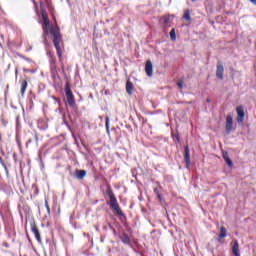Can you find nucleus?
<instances>
[{
    "label": "nucleus",
    "mask_w": 256,
    "mask_h": 256,
    "mask_svg": "<svg viewBox=\"0 0 256 256\" xmlns=\"http://www.w3.org/2000/svg\"><path fill=\"white\" fill-rule=\"evenodd\" d=\"M43 34H42V38H43V43L45 45H47V37L50 35L53 36V43H54V47L57 51V55L59 57V59H61V57L63 56V52L61 51V41H62V36H61V32L59 30L58 26H52L49 30V28H42Z\"/></svg>",
    "instance_id": "1"
},
{
    "label": "nucleus",
    "mask_w": 256,
    "mask_h": 256,
    "mask_svg": "<svg viewBox=\"0 0 256 256\" xmlns=\"http://www.w3.org/2000/svg\"><path fill=\"white\" fill-rule=\"evenodd\" d=\"M106 195L110 199V209L116 213L119 217L123 216V212L121 211V208L119 207V203H117V198H115V194H113V191L111 189L106 190Z\"/></svg>",
    "instance_id": "2"
},
{
    "label": "nucleus",
    "mask_w": 256,
    "mask_h": 256,
    "mask_svg": "<svg viewBox=\"0 0 256 256\" xmlns=\"http://www.w3.org/2000/svg\"><path fill=\"white\" fill-rule=\"evenodd\" d=\"M65 93H66V99L67 103L70 107H75V96L73 95V92L71 91V87L69 86V83L67 82L65 84Z\"/></svg>",
    "instance_id": "3"
},
{
    "label": "nucleus",
    "mask_w": 256,
    "mask_h": 256,
    "mask_svg": "<svg viewBox=\"0 0 256 256\" xmlns=\"http://www.w3.org/2000/svg\"><path fill=\"white\" fill-rule=\"evenodd\" d=\"M31 143H35L36 147L39 145V137L36 133H30L28 140L26 141V148L29 149Z\"/></svg>",
    "instance_id": "4"
},
{
    "label": "nucleus",
    "mask_w": 256,
    "mask_h": 256,
    "mask_svg": "<svg viewBox=\"0 0 256 256\" xmlns=\"http://www.w3.org/2000/svg\"><path fill=\"white\" fill-rule=\"evenodd\" d=\"M42 11V19H43V24H42V29H49L51 27V22H49V15L47 14V11L41 10Z\"/></svg>",
    "instance_id": "5"
},
{
    "label": "nucleus",
    "mask_w": 256,
    "mask_h": 256,
    "mask_svg": "<svg viewBox=\"0 0 256 256\" xmlns=\"http://www.w3.org/2000/svg\"><path fill=\"white\" fill-rule=\"evenodd\" d=\"M236 112H237V123H243V121L245 120V110L243 109V106H238L236 108Z\"/></svg>",
    "instance_id": "6"
},
{
    "label": "nucleus",
    "mask_w": 256,
    "mask_h": 256,
    "mask_svg": "<svg viewBox=\"0 0 256 256\" xmlns=\"http://www.w3.org/2000/svg\"><path fill=\"white\" fill-rule=\"evenodd\" d=\"M233 116L227 115L226 117V133L227 135H230V133L233 131Z\"/></svg>",
    "instance_id": "7"
},
{
    "label": "nucleus",
    "mask_w": 256,
    "mask_h": 256,
    "mask_svg": "<svg viewBox=\"0 0 256 256\" xmlns=\"http://www.w3.org/2000/svg\"><path fill=\"white\" fill-rule=\"evenodd\" d=\"M31 231L32 233H34L38 243H43V241L41 240V234L39 233V229H37V225L35 224V222L31 223Z\"/></svg>",
    "instance_id": "8"
},
{
    "label": "nucleus",
    "mask_w": 256,
    "mask_h": 256,
    "mask_svg": "<svg viewBox=\"0 0 256 256\" xmlns=\"http://www.w3.org/2000/svg\"><path fill=\"white\" fill-rule=\"evenodd\" d=\"M184 161L187 167L191 165V154L189 152V146L184 147Z\"/></svg>",
    "instance_id": "9"
},
{
    "label": "nucleus",
    "mask_w": 256,
    "mask_h": 256,
    "mask_svg": "<svg viewBox=\"0 0 256 256\" xmlns=\"http://www.w3.org/2000/svg\"><path fill=\"white\" fill-rule=\"evenodd\" d=\"M145 72L147 77H153V63L151 60H148L145 65Z\"/></svg>",
    "instance_id": "10"
},
{
    "label": "nucleus",
    "mask_w": 256,
    "mask_h": 256,
    "mask_svg": "<svg viewBox=\"0 0 256 256\" xmlns=\"http://www.w3.org/2000/svg\"><path fill=\"white\" fill-rule=\"evenodd\" d=\"M223 73H225V68L223 67V64L221 62H218L217 70H216V77L218 79H223Z\"/></svg>",
    "instance_id": "11"
},
{
    "label": "nucleus",
    "mask_w": 256,
    "mask_h": 256,
    "mask_svg": "<svg viewBox=\"0 0 256 256\" xmlns=\"http://www.w3.org/2000/svg\"><path fill=\"white\" fill-rule=\"evenodd\" d=\"M86 175L87 171L85 170L76 169L74 173V177H76V179H83Z\"/></svg>",
    "instance_id": "12"
},
{
    "label": "nucleus",
    "mask_w": 256,
    "mask_h": 256,
    "mask_svg": "<svg viewBox=\"0 0 256 256\" xmlns=\"http://www.w3.org/2000/svg\"><path fill=\"white\" fill-rule=\"evenodd\" d=\"M232 254L234 256H241L239 253V242L237 240L234 241V244L232 246Z\"/></svg>",
    "instance_id": "13"
},
{
    "label": "nucleus",
    "mask_w": 256,
    "mask_h": 256,
    "mask_svg": "<svg viewBox=\"0 0 256 256\" xmlns=\"http://www.w3.org/2000/svg\"><path fill=\"white\" fill-rule=\"evenodd\" d=\"M133 82H131L130 80H127L126 82V93H128V95H133Z\"/></svg>",
    "instance_id": "14"
},
{
    "label": "nucleus",
    "mask_w": 256,
    "mask_h": 256,
    "mask_svg": "<svg viewBox=\"0 0 256 256\" xmlns=\"http://www.w3.org/2000/svg\"><path fill=\"white\" fill-rule=\"evenodd\" d=\"M20 83H21V88H20L21 96L25 97V91H27L28 84H27L26 80H21Z\"/></svg>",
    "instance_id": "15"
},
{
    "label": "nucleus",
    "mask_w": 256,
    "mask_h": 256,
    "mask_svg": "<svg viewBox=\"0 0 256 256\" xmlns=\"http://www.w3.org/2000/svg\"><path fill=\"white\" fill-rule=\"evenodd\" d=\"M223 159L227 163L228 167H233V161L229 159L227 152L223 153Z\"/></svg>",
    "instance_id": "16"
},
{
    "label": "nucleus",
    "mask_w": 256,
    "mask_h": 256,
    "mask_svg": "<svg viewBox=\"0 0 256 256\" xmlns=\"http://www.w3.org/2000/svg\"><path fill=\"white\" fill-rule=\"evenodd\" d=\"M227 237V229L224 226L220 228L219 239H225Z\"/></svg>",
    "instance_id": "17"
},
{
    "label": "nucleus",
    "mask_w": 256,
    "mask_h": 256,
    "mask_svg": "<svg viewBox=\"0 0 256 256\" xmlns=\"http://www.w3.org/2000/svg\"><path fill=\"white\" fill-rule=\"evenodd\" d=\"M121 241L122 243H124V245H129L131 243V239L129 238V236H127V234H124L121 237Z\"/></svg>",
    "instance_id": "18"
},
{
    "label": "nucleus",
    "mask_w": 256,
    "mask_h": 256,
    "mask_svg": "<svg viewBox=\"0 0 256 256\" xmlns=\"http://www.w3.org/2000/svg\"><path fill=\"white\" fill-rule=\"evenodd\" d=\"M183 17H184V19H185L186 21H191V11L185 10Z\"/></svg>",
    "instance_id": "19"
},
{
    "label": "nucleus",
    "mask_w": 256,
    "mask_h": 256,
    "mask_svg": "<svg viewBox=\"0 0 256 256\" xmlns=\"http://www.w3.org/2000/svg\"><path fill=\"white\" fill-rule=\"evenodd\" d=\"M161 23H163L164 25H168L169 21H170V16H164L160 19Z\"/></svg>",
    "instance_id": "20"
},
{
    "label": "nucleus",
    "mask_w": 256,
    "mask_h": 256,
    "mask_svg": "<svg viewBox=\"0 0 256 256\" xmlns=\"http://www.w3.org/2000/svg\"><path fill=\"white\" fill-rule=\"evenodd\" d=\"M170 38H171L172 41H175V39H177V36L175 34V29H172L170 31Z\"/></svg>",
    "instance_id": "21"
},
{
    "label": "nucleus",
    "mask_w": 256,
    "mask_h": 256,
    "mask_svg": "<svg viewBox=\"0 0 256 256\" xmlns=\"http://www.w3.org/2000/svg\"><path fill=\"white\" fill-rule=\"evenodd\" d=\"M105 125H106V130L109 133V116H106L105 118Z\"/></svg>",
    "instance_id": "22"
},
{
    "label": "nucleus",
    "mask_w": 256,
    "mask_h": 256,
    "mask_svg": "<svg viewBox=\"0 0 256 256\" xmlns=\"http://www.w3.org/2000/svg\"><path fill=\"white\" fill-rule=\"evenodd\" d=\"M45 207L47 209V213H51V208L49 207V202L47 200H45Z\"/></svg>",
    "instance_id": "23"
},
{
    "label": "nucleus",
    "mask_w": 256,
    "mask_h": 256,
    "mask_svg": "<svg viewBox=\"0 0 256 256\" xmlns=\"http://www.w3.org/2000/svg\"><path fill=\"white\" fill-rule=\"evenodd\" d=\"M0 163L2 165V167L5 169V171H7V165H5V162L3 161V158L0 157Z\"/></svg>",
    "instance_id": "24"
},
{
    "label": "nucleus",
    "mask_w": 256,
    "mask_h": 256,
    "mask_svg": "<svg viewBox=\"0 0 256 256\" xmlns=\"http://www.w3.org/2000/svg\"><path fill=\"white\" fill-rule=\"evenodd\" d=\"M25 73H35V70L33 69H24Z\"/></svg>",
    "instance_id": "25"
},
{
    "label": "nucleus",
    "mask_w": 256,
    "mask_h": 256,
    "mask_svg": "<svg viewBox=\"0 0 256 256\" xmlns=\"http://www.w3.org/2000/svg\"><path fill=\"white\" fill-rule=\"evenodd\" d=\"M177 86L179 87V89H183V81H179L177 83Z\"/></svg>",
    "instance_id": "26"
},
{
    "label": "nucleus",
    "mask_w": 256,
    "mask_h": 256,
    "mask_svg": "<svg viewBox=\"0 0 256 256\" xmlns=\"http://www.w3.org/2000/svg\"><path fill=\"white\" fill-rule=\"evenodd\" d=\"M154 193H155V195H159L160 194L159 189L158 188H154Z\"/></svg>",
    "instance_id": "27"
},
{
    "label": "nucleus",
    "mask_w": 256,
    "mask_h": 256,
    "mask_svg": "<svg viewBox=\"0 0 256 256\" xmlns=\"http://www.w3.org/2000/svg\"><path fill=\"white\" fill-rule=\"evenodd\" d=\"M157 197H158V200H159V201H163V197H161V193H160V194H157Z\"/></svg>",
    "instance_id": "28"
},
{
    "label": "nucleus",
    "mask_w": 256,
    "mask_h": 256,
    "mask_svg": "<svg viewBox=\"0 0 256 256\" xmlns=\"http://www.w3.org/2000/svg\"><path fill=\"white\" fill-rule=\"evenodd\" d=\"M252 5H256V0H249Z\"/></svg>",
    "instance_id": "29"
},
{
    "label": "nucleus",
    "mask_w": 256,
    "mask_h": 256,
    "mask_svg": "<svg viewBox=\"0 0 256 256\" xmlns=\"http://www.w3.org/2000/svg\"><path fill=\"white\" fill-rule=\"evenodd\" d=\"M89 97H90V99H93V94H90Z\"/></svg>",
    "instance_id": "30"
},
{
    "label": "nucleus",
    "mask_w": 256,
    "mask_h": 256,
    "mask_svg": "<svg viewBox=\"0 0 256 256\" xmlns=\"http://www.w3.org/2000/svg\"><path fill=\"white\" fill-rule=\"evenodd\" d=\"M195 1H197V0H191L192 3H195Z\"/></svg>",
    "instance_id": "31"
},
{
    "label": "nucleus",
    "mask_w": 256,
    "mask_h": 256,
    "mask_svg": "<svg viewBox=\"0 0 256 256\" xmlns=\"http://www.w3.org/2000/svg\"><path fill=\"white\" fill-rule=\"evenodd\" d=\"M100 119L103 120V116H100Z\"/></svg>",
    "instance_id": "32"
},
{
    "label": "nucleus",
    "mask_w": 256,
    "mask_h": 256,
    "mask_svg": "<svg viewBox=\"0 0 256 256\" xmlns=\"http://www.w3.org/2000/svg\"><path fill=\"white\" fill-rule=\"evenodd\" d=\"M209 101H211V100L207 99V103H209Z\"/></svg>",
    "instance_id": "33"
},
{
    "label": "nucleus",
    "mask_w": 256,
    "mask_h": 256,
    "mask_svg": "<svg viewBox=\"0 0 256 256\" xmlns=\"http://www.w3.org/2000/svg\"><path fill=\"white\" fill-rule=\"evenodd\" d=\"M0 47H1V43H0Z\"/></svg>",
    "instance_id": "34"
}]
</instances>
